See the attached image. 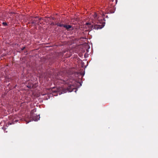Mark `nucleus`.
I'll use <instances>...</instances> for the list:
<instances>
[{
  "instance_id": "nucleus-4",
  "label": "nucleus",
  "mask_w": 158,
  "mask_h": 158,
  "mask_svg": "<svg viewBox=\"0 0 158 158\" xmlns=\"http://www.w3.org/2000/svg\"><path fill=\"white\" fill-rule=\"evenodd\" d=\"M64 25L60 23L57 24V26L60 27H64Z\"/></svg>"
},
{
  "instance_id": "nucleus-1",
  "label": "nucleus",
  "mask_w": 158,
  "mask_h": 158,
  "mask_svg": "<svg viewBox=\"0 0 158 158\" xmlns=\"http://www.w3.org/2000/svg\"><path fill=\"white\" fill-rule=\"evenodd\" d=\"M104 15L103 12H101L98 15L96 13H95L93 15V21L92 23L93 24L90 25V26L93 27H94V28L96 29H101L105 26V23L104 22V18L103 16ZM86 24L88 25H90V24L88 23Z\"/></svg>"
},
{
  "instance_id": "nucleus-7",
  "label": "nucleus",
  "mask_w": 158,
  "mask_h": 158,
  "mask_svg": "<svg viewBox=\"0 0 158 158\" xmlns=\"http://www.w3.org/2000/svg\"><path fill=\"white\" fill-rule=\"evenodd\" d=\"M25 48V47H24L23 48V49H22V50H23V49Z\"/></svg>"
},
{
  "instance_id": "nucleus-6",
  "label": "nucleus",
  "mask_w": 158,
  "mask_h": 158,
  "mask_svg": "<svg viewBox=\"0 0 158 158\" xmlns=\"http://www.w3.org/2000/svg\"><path fill=\"white\" fill-rule=\"evenodd\" d=\"M52 92H56V91L54 90H52Z\"/></svg>"
},
{
  "instance_id": "nucleus-5",
  "label": "nucleus",
  "mask_w": 158,
  "mask_h": 158,
  "mask_svg": "<svg viewBox=\"0 0 158 158\" xmlns=\"http://www.w3.org/2000/svg\"><path fill=\"white\" fill-rule=\"evenodd\" d=\"M3 24L4 25H7L6 23H3Z\"/></svg>"
},
{
  "instance_id": "nucleus-3",
  "label": "nucleus",
  "mask_w": 158,
  "mask_h": 158,
  "mask_svg": "<svg viewBox=\"0 0 158 158\" xmlns=\"http://www.w3.org/2000/svg\"><path fill=\"white\" fill-rule=\"evenodd\" d=\"M64 27L67 29H69L71 27V26L69 25H64Z\"/></svg>"
},
{
  "instance_id": "nucleus-2",
  "label": "nucleus",
  "mask_w": 158,
  "mask_h": 158,
  "mask_svg": "<svg viewBox=\"0 0 158 158\" xmlns=\"http://www.w3.org/2000/svg\"><path fill=\"white\" fill-rule=\"evenodd\" d=\"M74 89V87L72 85H70L68 88V89L69 92L72 91Z\"/></svg>"
}]
</instances>
